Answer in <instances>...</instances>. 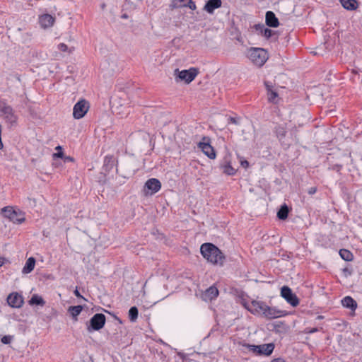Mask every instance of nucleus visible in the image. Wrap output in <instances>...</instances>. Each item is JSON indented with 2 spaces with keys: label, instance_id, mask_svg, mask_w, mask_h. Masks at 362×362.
Here are the masks:
<instances>
[{
  "label": "nucleus",
  "instance_id": "nucleus-1",
  "mask_svg": "<svg viewBox=\"0 0 362 362\" xmlns=\"http://www.w3.org/2000/svg\"><path fill=\"white\" fill-rule=\"evenodd\" d=\"M249 310L254 314L262 315L267 319H274L286 315V311L269 307L264 303L260 301H252Z\"/></svg>",
  "mask_w": 362,
  "mask_h": 362
},
{
  "label": "nucleus",
  "instance_id": "nucleus-2",
  "mask_svg": "<svg viewBox=\"0 0 362 362\" xmlns=\"http://www.w3.org/2000/svg\"><path fill=\"white\" fill-rule=\"evenodd\" d=\"M200 251L203 257L207 261L213 264L223 263V256L220 250L211 243H204L202 245Z\"/></svg>",
  "mask_w": 362,
  "mask_h": 362
},
{
  "label": "nucleus",
  "instance_id": "nucleus-3",
  "mask_svg": "<svg viewBox=\"0 0 362 362\" xmlns=\"http://www.w3.org/2000/svg\"><path fill=\"white\" fill-rule=\"evenodd\" d=\"M247 58L255 66H262L268 59L267 52L262 48L250 47L247 50Z\"/></svg>",
  "mask_w": 362,
  "mask_h": 362
},
{
  "label": "nucleus",
  "instance_id": "nucleus-4",
  "mask_svg": "<svg viewBox=\"0 0 362 362\" xmlns=\"http://www.w3.org/2000/svg\"><path fill=\"white\" fill-rule=\"evenodd\" d=\"M198 74V69L194 67L182 71H179L178 69L175 70V80L177 81H182L186 83H191L196 78Z\"/></svg>",
  "mask_w": 362,
  "mask_h": 362
},
{
  "label": "nucleus",
  "instance_id": "nucleus-5",
  "mask_svg": "<svg viewBox=\"0 0 362 362\" xmlns=\"http://www.w3.org/2000/svg\"><path fill=\"white\" fill-rule=\"evenodd\" d=\"M2 212L6 218H8L14 223L21 224L25 221L24 214L20 210L13 209L12 206H5L2 209Z\"/></svg>",
  "mask_w": 362,
  "mask_h": 362
},
{
  "label": "nucleus",
  "instance_id": "nucleus-6",
  "mask_svg": "<svg viewBox=\"0 0 362 362\" xmlns=\"http://www.w3.org/2000/svg\"><path fill=\"white\" fill-rule=\"evenodd\" d=\"M106 321V317L105 315L102 313H96L95 314L90 320L89 323L87 324V330L88 332H92L93 331H98L101 329Z\"/></svg>",
  "mask_w": 362,
  "mask_h": 362
},
{
  "label": "nucleus",
  "instance_id": "nucleus-7",
  "mask_svg": "<svg viewBox=\"0 0 362 362\" xmlns=\"http://www.w3.org/2000/svg\"><path fill=\"white\" fill-rule=\"evenodd\" d=\"M90 108L89 103L85 99L79 100L73 107V117L76 119L83 118Z\"/></svg>",
  "mask_w": 362,
  "mask_h": 362
},
{
  "label": "nucleus",
  "instance_id": "nucleus-8",
  "mask_svg": "<svg viewBox=\"0 0 362 362\" xmlns=\"http://www.w3.org/2000/svg\"><path fill=\"white\" fill-rule=\"evenodd\" d=\"M199 148L210 159H215L216 154L214 147L210 144L208 137H203L202 141L198 144Z\"/></svg>",
  "mask_w": 362,
  "mask_h": 362
},
{
  "label": "nucleus",
  "instance_id": "nucleus-9",
  "mask_svg": "<svg viewBox=\"0 0 362 362\" xmlns=\"http://www.w3.org/2000/svg\"><path fill=\"white\" fill-rule=\"evenodd\" d=\"M1 112L6 122H8L11 127L16 125L18 117L11 106L4 105L1 109Z\"/></svg>",
  "mask_w": 362,
  "mask_h": 362
},
{
  "label": "nucleus",
  "instance_id": "nucleus-10",
  "mask_svg": "<svg viewBox=\"0 0 362 362\" xmlns=\"http://www.w3.org/2000/svg\"><path fill=\"white\" fill-rule=\"evenodd\" d=\"M161 188V183L156 178H151L148 180L144 187V190L145 192V194L148 195H152L157 192H158Z\"/></svg>",
  "mask_w": 362,
  "mask_h": 362
},
{
  "label": "nucleus",
  "instance_id": "nucleus-11",
  "mask_svg": "<svg viewBox=\"0 0 362 362\" xmlns=\"http://www.w3.org/2000/svg\"><path fill=\"white\" fill-rule=\"evenodd\" d=\"M281 296L293 307H296L299 304L298 297L293 293L291 289L284 286L281 289Z\"/></svg>",
  "mask_w": 362,
  "mask_h": 362
},
{
  "label": "nucleus",
  "instance_id": "nucleus-12",
  "mask_svg": "<svg viewBox=\"0 0 362 362\" xmlns=\"http://www.w3.org/2000/svg\"><path fill=\"white\" fill-rule=\"evenodd\" d=\"M7 303L12 308H19L22 307L24 301L22 295L17 292H13L8 296Z\"/></svg>",
  "mask_w": 362,
  "mask_h": 362
},
{
  "label": "nucleus",
  "instance_id": "nucleus-13",
  "mask_svg": "<svg viewBox=\"0 0 362 362\" xmlns=\"http://www.w3.org/2000/svg\"><path fill=\"white\" fill-rule=\"evenodd\" d=\"M221 0H208L206 2L203 9L209 14H213L214 10L221 8Z\"/></svg>",
  "mask_w": 362,
  "mask_h": 362
},
{
  "label": "nucleus",
  "instance_id": "nucleus-14",
  "mask_svg": "<svg viewBox=\"0 0 362 362\" xmlns=\"http://www.w3.org/2000/svg\"><path fill=\"white\" fill-rule=\"evenodd\" d=\"M54 18L49 14H43L39 17V23L40 26L46 29L53 25L54 23Z\"/></svg>",
  "mask_w": 362,
  "mask_h": 362
},
{
  "label": "nucleus",
  "instance_id": "nucleus-15",
  "mask_svg": "<svg viewBox=\"0 0 362 362\" xmlns=\"http://www.w3.org/2000/svg\"><path fill=\"white\" fill-rule=\"evenodd\" d=\"M266 24L272 28H276L279 25L278 18L272 11H267L265 16Z\"/></svg>",
  "mask_w": 362,
  "mask_h": 362
},
{
  "label": "nucleus",
  "instance_id": "nucleus-16",
  "mask_svg": "<svg viewBox=\"0 0 362 362\" xmlns=\"http://www.w3.org/2000/svg\"><path fill=\"white\" fill-rule=\"evenodd\" d=\"M276 136L279 140L284 145H289L288 143H285L284 138L286 134V127L284 125H278L275 128Z\"/></svg>",
  "mask_w": 362,
  "mask_h": 362
},
{
  "label": "nucleus",
  "instance_id": "nucleus-17",
  "mask_svg": "<svg viewBox=\"0 0 362 362\" xmlns=\"http://www.w3.org/2000/svg\"><path fill=\"white\" fill-rule=\"evenodd\" d=\"M341 304L344 307L350 308L354 311L357 308V303L350 296H346L341 300Z\"/></svg>",
  "mask_w": 362,
  "mask_h": 362
},
{
  "label": "nucleus",
  "instance_id": "nucleus-18",
  "mask_svg": "<svg viewBox=\"0 0 362 362\" xmlns=\"http://www.w3.org/2000/svg\"><path fill=\"white\" fill-rule=\"evenodd\" d=\"M35 265V259L32 257H29L27 259L25 264L24 265L23 269H22V273L25 274L30 273L34 269Z\"/></svg>",
  "mask_w": 362,
  "mask_h": 362
},
{
  "label": "nucleus",
  "instance_id": "nucleus-19",
  "mask_svg": "<svg viewBox=\"0 0 362 362\" xmlns=\"http://www.w3.org/2000/svg\"><path fill=\"white\" fill-rule=\"evenodd\" d=\"M274 344L273 343L264 344L260 345V355L269 356L274 351Z\"/></svg>",
  "mask_w": 362,
  "mask_h": 362
},
{
  "label": "nucleus",
  "instance_id": "nucleus-20",
  "mask_svg": "<svg viewBox=\"0 0 362 362\" xmlns=\"http://www.w3.org/2000/svg\"><path fill=\"white\" fill-rule=\"evenodd\" d=\"M83 307L81 305L70 306L68 309L69 313L73 317L74 320H77V316L81 313Z\"/></svg>",
  "mask_w": 362,
  "mask_h": 362
},
{
  "label": "nucleus",
  "instance_id": "nucleus-21",
  "mask_svg": "<svg viewBox=\"0 0 362 362\" xmlns=\"http://www.w3.org/2000/svg\"><path fill=\"white\" fill-rule=\"evenodd\" d=\"M218 295V290L215 286H211L208 289H206L205 292V296L210 300H213L216 298Z\"/></svg>",
  "mask_w": 362,
  "mask_h": 362
},
{
  "label": "nucleus",
  "instance_id": "nucleus-22",
  "mask_svg": "<svg viewBox=\"0 0 362 362\" xmlns=\"http://www.w3.org/2000/svg\"><path fill=\"white\" fill-rule=\"evenodd\" d=\"M342 6L347 10H354L356 1L355 0H340Z\"/></svg>",
  "mask_w": 362,
  "mask_h": 362
},
{
  "label": "nucleus",
  "instance_id": "nucleus-23",
  "mask_svg": "<svg viewBox=\"0 0 362 362\" xmlns=\"http://www.w3.org/2000/svg\"><path fill=\"white\" fill-rule=\"evenodd\" d=\"M188 0H172L170 7L171 9L185 7Z\"/></svg>",
  "mask_w": 362,
  "mask_h": 362
},
{
  "label": "nucleus",
  "instance_id": "nucleus-24",
  "mask_svg": "<svg viewBox=\"0 0 362 362\" xmlns=\"http://www.w3.org/2000/svg\"><path fill=\"white\" fill-rule=\"evenodd\" d=\"M288 214V209L286 205H284L281 207L277 213V216L281 220H284L287 218Z\"/></svg>",
  "mask_w": 362,
  "mask_h": 362
},
{
  "label": "nucleus",
  "instance_id": "nucleus-25",
  "mask_svg": "<svg viewBox=\"0 0 362 362\" xmlns=\"http://www.w3.org/2000/svg\"><path fill=\"white\" fill-rule=\"evenodd\" d=\"M339 255L346 261H351L353 259V254L348 250L341 249L339 250Z\"/></svg>",
  "mask_w": 362,
  "mask_h": 362
},
{
  "label": "nucleus",
  "instance_id": "nucleus-26",
  "mask_svg": "<svg viewBox=\"0 0 362 362\" xmlns=\"http://www.w3.org/2000/svg\"><path fill=\"white\" fill-rule=\"evenodd\" d=\"M138 309L133 306L129 310V318L132 322H135L138 318Z\"/></svg>",
  "mask_w": 362,
  "mask_h": 362
},
{
  "label": "nucleus",
  "instance_id": "nucleus-27",
  "mask_svg": "<svg viewBox=\"0 0 362 362\" xmlns=\"http://www.w3.org/2000/svg\"><path fill=\"white\" fill-rule=\"evenodd\" d=\"M30 304H36V305H45V301L44 300L39 296L37 295H34L32 296L30 300Z\"/></svg>",
  "mask_w": 362,
  "mask_h": 362
},
{
  "label": "nucleus",
  "instance_id": "nucleus-28",
  "mask_svg": "<svg viewBox=\"0 0 362 362\" xmlns=\"http://www.w3.org/2000/svg\"><path fill=\"white\" fill-rule=\"evenodd\" d=\"M268 100L269 102L273 103H276V98H278V93L275 90H272L270 92L267 93Z\"/></svg>",
  "mask_w": 362,
  "mask_h": 362
},
{
  "label": "nucleus",
  "instance_id": "nucleus-29",
  "mask_svg": "<svg viewBox=\"0 0 362 362\" xmlns=\"http://www.w3.org/2000/svg\"><path fill=\"white\" fill-rule=\"evenodd\" d=\"M223 172L228 175H233L235 173V170L230 165L228 164L223 167Z\"/></svg>",
  "mask_w": 362,
  "mask_h": 362
},
{
  "label": "nucleus",
  "instance_id": "nucleus-30",
  "mask_svg": "<svg viewBox=\"0 0 362 362\" xmlns=\"http://www.w3.org/2000/svg\"><path fill=\"white\" fill-rule=\"evenodd\" d=\"M261 32L262 35L267 39L271 37L274 33V32L272 30L267 28H264V26H262Z\"/></svg>",
  "mask_w": 362,
  "mask_h": 362
},
{
  "label": "nucleus",
  "instance_id": "nucleus-31",
  "mask_svg": "<svg viewBox=\"0 0 362 362\" xmlns=\"http://www.w3.org/2000/svg\"><path fill=\"white\" fill-rule=\"evenodd\" d=\"M55 150L57 151V152L54 153L53 154V158H63L64 156V153L62 151V146H57L55 148Z\"/></svg>",
  "mask_w": 362,
  "mask_h": 362
},
{
  "label": "nucleus",
  "instance_id": "nucleus-32",
  "mask_svg": "<svg viewBox=\"0 0 362 362\" xmlns=\"http://www.w3.org/2000/svg\"><path fill=\"white\" fill-rule=\"evenodd\" d=\"M58 49L64 52L71 53L73 51L72 48H69L68 46L64 43H60L58 45Z\"/></svg>",
  "mask_w": 362,
  "mask_h": 362
},
{
  "label": "nucleus",
  "instance_id": "nucleus-33",
  "mask_svg": "<svg viewBox=\"0 0 362 362\" xmlns=\"http://www.w3.org/2000/svg\"><path fill=\"white\" fill-rule=\"evenodd\" d=\"M248 347L250 351L260 355V345H249Z\"/></svg>",
  "mask_w": 362,
  "mask_h": 362
},
{
  "label": "nucleus",
  "instance_id": "nucleus-34",
  "mask_svg": "<svg viewBox=\"0 0 362 362\" xmlns=\"http://www.w3.org/2000/svg\"><path fill=\"white\" fill-rule=\"evenodd\" d=\"M11 340H12L11 336L6 335L1 338V341L4 344H8L11 343Z\"/></svg>",
  "mask_w": 362,
  "mask_h": 362
},
{
  "label": "nucleus",
  "instance_id": "nucleus-35",
  "mask_svg": "<svg viewBox=\"0 0 362 362\" xmlns=\"http://www.w3.org/2000/svg\"><path fill=\"white\" fill-rule=\"evenodd\" d=\"M186 7H188L193 11L197 8L195 3L192 0H188Z\"/></svg>",
  "mask_w": 362,
  "mask_h": 362
},
{
  "label": "nucleus",
  "instance_id": "nucleus-36",
  "mask_svg": "<svg viewBox=\"0 0 362 362\" xmlns=\"http://www.w3.org/2000/svg\"><path fill=\"white\" fill-rule=\"evenodd\" d=\"M264 84H265L266 89L267 90V93H269L271 90H274L273 86L272 85V83H270L269 82H265Z\"/></svg>",
  "mask_w": 362,
  "mask_h": 362
},
{
  "label": "nucleus",
  "instance_id": "nucleus-37",
  "mask_svg": "<svg viewBox=\"0 0 362 362\" xmlns=\"http://www.w3.org/2000/svg\"><path fill=\"white\" fill-rule=\"evenodd\" d=\"M316 192H317V188L315 187H313L308 189V192L309 194H314Z\"/></svg>",
  "mask_w": 362,
  "mask_h": 362
},
{
  "label": "nucleus",
  "instance_id": "nucleus-38",
  "mask_svg": "<svg viewBox=\"0 0 362 362\" xmlns=\"http://www.w3.org/2000/svg\"><path fill=\"white\" fill-rule=\"evenodd\" d=\"M64 162H72L74 161V158L71 156H64L63 158Z\"/></svg>",
  "mask_w": 362,
  "mask_h": 362
},
{
  "label": "nucleus",
  "instance_id": "nucleus-39",
  "mask_svg": "<svg viewBox=\"0 0 362 362\" xmlns=\"http://www.w3.org/2000/svg\"><path fill=\"white\" fill-rule=\"evenodd\" d=\"M240 164L243 168H247L249 166V163L247 160H241Z\"/></svg>",
  "mask_w": 362,
  "mask_h": 362
},
{
  "label": "nucleus",
  "instance_id": "nucleus-40",
  "mask_svg": "<svg viewBox=\"0 0 362 362\" xmlns=\"http://www.w3.org/2000/svg\"><path fill=\"white\" fill-rule=\"evenodd\" d=\"M1 130H2V127L0 124V150L2 149L4 147L2 140H1Z\"/></svg>",
  "mask_w": 362,
  "mask_h": 362
},
{
  "label": "nucleus",
  "instance_id": "nucleus-41",
  "mask_svg": "<svg viewBox=\"0 0 362 362\" xmlns=\"http://www.w3.org/2000/svg\"><path fill=\"white\" fill-rule=\"evenodd\" d=\"M74 295L78 297V298H81L83 299H85L79 293L78 290L76 288L74 291Z\"/></svg>",
  "mask_w": 362,
  "mask_h": 362
},
{
  "label": "nucleus",
  "instance_id": "nucleus-42",
  "mask_svg": "<svg viewBox=\"0 0 362 362\" xmlns=\"http://www.w3.org/2000/svg\"><path fill=\"white\" fill-rule=\"evenodd\" d=\"M230 119V122L231 123L235 124H238V122H237V120H236V119H235V118H234V117H230V119Z\"/></svg>",
  "mask_w": 362,
  "mask_h": 362
},
{
  "label": "nucleus",
  "instance_id": "nucleus-43",
  "mask_svg": "<svg viewBox=\"0 0 362 362\" xmlns=\"http://www.w3.org/2000/svg\"><path fill=\"white\" fill-rule=\"evenodd\" d=\"M4 262L5 259L4 257H0V267H1L4 264Z\"/></svg>",
  "mask_w": 362,
  "mask_h": 362
},
{
  "label": "nucleus",
  "instance_id": "nucleus-44",
  "mask_svg": "<svg viewBox=\"0 0 362 362\" xmlns=\"http://www.w3.org/2000/svg\"><path fill=\"white\" fill-rule=\"evenodd\" d=\"M317 328H313V329H312L309 330L308 332V333H314V332H317Z\"/></svg>",
  "mask_w": 362,
  "mask_h": 362
},
{
  "label": "nucleus",
  "instance_id": "nucleus-45",
  "mask_svg": "<svg viewBox=\"0 0 362 362\" xmlns=\"http://www.w3.org/2000/svg\"><path fill=\"white\" fill-rule=\"evenodd\" d=\"M122 18H127V15H126V14H124V15L122 16Z\"/></svg>",
  "mask_w": 362,
  "mask_h": 362
}]
</instances>
